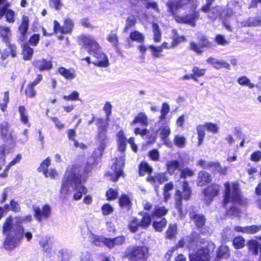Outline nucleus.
<instances>
[{
  "instance_id": "f257e3e1",
  "label": "nucleus",
  "mask_w": 261,
  "mask_h": 261,
  "mask_svg": "<svg viewBox=\"0 0 261 261\" xmlns=\"http://www.w3.org/2000/svg\"><path fill=\"white\" fill-rule=\"evenodd\" d=\"M78 168L77 165H73L69 170H67L63 178L60 190L61 193L67 194L69 192L70 186L73 185V190L76 191L73 195L74 200L81 199L83 195L88 192L87 188L83 184L86 181L88 177L86 175L91 172L93 166L91 163H86L83 174L75 172Z\"/></svg>"
},
{
  "instance_id": "f03ea898",
  "label": "nucleus",
  "mask_w": 261,
  "mask_h": 261,
  "mask_svg": "<svg viewBox=\"0 0 261 261\" xmlns=\"http://www.w3.org/2000/svg\"><path fill=\"white\" fill-rule=\"evenodd\" d=\"M16 221L14 226L13 225V218L8 217L3 224L2 232L6 236L3 242V247L7 250H12L18 246L23 237L24 223L21 216L15 218Z\"/></svg>"
},
{
  "instance_id": "7ed1b4c3",
  "label": "nucleus",
  "mask_w": 261,
  "mask_h": 261,
  "mask_svg": "<svg viewBox=\"0 0 261 261\" xmlns=\"http://www.w3.org/2000/svg\"><path fill=\"white\" fill-rule=\"evenodd\" d=\"M197 0H169L166 3L168 8V12L172 15L175 21L180 24H189L192 27L196 25V21L199 18L200 15L198 11L196 10V5H193V10L191 14L184 16H179L177 14L178 9L183 8L185 6L194 3Z\"/></svg>"
},
{
  "instance_id": "20e7f679",
  "label": "nucleus",
  "mask_w": 261,
  "mask_h": 261,
  "mask_svg": "<svg viewBox=\"0 0 261 261\" xmlns=\"http://www.w3.org/2000/svg\"><path fill=\"white\" fill-rule=\"evenodd\" d=\"M30 19L27 15H22L20 24L18 27L19 31L18 42L21 44V55L24 61H30L34 54V49L27 43Z\"/></svg>"
},
{
  "instance_id": "39448f33",
  "label": "nucleus",
  "mask_w": 261,
  "mask_h": 261,
  "mask_svg": "<svg viewBox=\"0 0 261 261\" xmlns=\"http://www.w3.org/2000/svg\"><path fill=\"white\" fill-rule=\"evenodd\" d=\"M224 192L223 196V205L226 206L229 203L242 204L244 203L239 185L237 182L224 184Z\"/></svg>"
},
{
  "instance_id": "423d86ee",
  "label": "nucleus",
  "mask_w": 261,
  "mask_h": 261,
  "mask_svg": "<svg viewBox=\"0 0 261 261\" xmlns=\"http://www.w3.org/2000/svg\"><path fill=\"white\" fill-rule=\"evenodd\" d=\"M149 256V248L148 246L135 245L126 248L122 257L128 261H148Z\"/></svg>"
},
{
  "instance_id": "0eeeda50",
  "label": "nucleus",
  "mask_w": 261,
  "mask_h": 261,
  "mask_svg": "<svg viewBox=\"0 0 261 261\" xmlns=\"http://www.w3.org/2000/svg\"><path fill=\"white\" fill-rule=\"evenodd\" d=\"M215 249V244L208 241L205 246L200 247L195 252L189 253V261H210L211 254Z\"/></svg>"
},
{
  "instance_id": "6e6552de",
  "label": "nucleus",
  "mask_w": 261,
  "mask_h": 261,
  "mask_svg": "<svg viewBox=\"0 0 261 261\" xmlns=\"http://www.w3.org/2000/svg\"><path fill=\"white\" fill-rule=\"evenodd\" d=\"M182 190L181 192L179 190L175 191V195L176 198L175 200V208L178 211L179 216L183 217L185 216L182 208V199L188 200L190 199L192 195V190L189 186V183L187 180L182 181Z\"/></svg>"
},
{
  "instance_id": "1a4fd4ad",
  "label": "nucleus",
  "mask_w": 261,
  "mask_h": 261,
  "mask_svg": "<svg viewBox=\"0 0 261 261\" xmlns=\"http://www.w3.org/2000/svg\"><path fill=\"white\" fill-rule=\"evenodd\" d=\"M77 41L79 44L85 48L90 55L101 49V47L96 40L89 35L86 34L80 35L77 37Z\"/></svg>"
},
{
  "instance_id": "9d476101",
  "label": "nucleus",
  "mask_w": 261,
  "mask_h": 261,
  "mask_svg": "<svg viewBox=\"0 0 261 261\" xmlns=\"http://www.w3.org/2000/svg\"><path fill=\"white\" fill-rule=\"evenodd\" d=\"M197 39L198 43L194 41L190 42L189 48L198 55L201 54L205 48H211L213 46L212 42L204 35L198 36Z\"/></svg>"
},
{
  "instance_id": "9b49d317",
  "label": "nucleus",
  "mask_w": 261,
  "mask_h": 261,
  "mask_svg": "<svg viewBox=\"0 0 261 261\" xmlns=\"http://www.w3.org/2000/svg\"><path fill=\"white\" fill-rule=\"evenodd\" d=\"M189 218L194 224L197 229L200 230L204 227L206 218L204 215L199 213L194 206L191 207L188 212Z\"/></svg>"
},
{
  "instance_id": "f8f14e48",
  "label": "nucleus",
  "mask_w": 261,
  "mask_h": 261,
  "mask_svg": "<svg viewBox=\"0 0 261 261\" xmlns=\"http://www.w3.org/2000/svg\"><path fill=\"white\" fill-rule=\"evenodd\" d=\"M220 188L219 184L213 182L202 190V192L204 196L203 201L206 204H210L214 198L219 195Z\"/></svg>"
},
{
  "instance_id": "ddd939ff",
  "label": "nucleus",
  "mask_w": 261,
  "mask_h": 261,
  "mask_svg": "<svg viewBox=\"0 0 261 261\" xmlns=\"http://www.w3.org/2000/svg\"><path fill=\"white\" fill-rule=\"evenodd\" d=\"M34 216L38 222L48 220L51 216V207L48 204H44L41 208L39 206L33 205Z\"/></svg>"
},
{
  "instance_id": "4468645a",
  "label": "nucleus",
  "mask_w": 261,
  "mask_h": 261,
  "mask_svg": "<svg viewBox=\"0 0 261 261\" xmlns=\"http://www.w3.org/2000/svg\"><path fill=\"white\" fill-rule=\"evenodd\" d=\"M187 247L189 249H194L199 245H203L206 243L205 239L202 238L199 233L192 231L187 237Z\"/></svg>"
},
{
  "instance_id": "2eb2a0df",
  "label": "nucleus",
  "mask_w": 261,
  "mask_h": 261,
  "mask_svg": "<svg viewBox=\"0 0 261 261\" xmlns=\"http://www.w3.org/2000/svg\"><path fill=\"white\" fill-rule=\"evenodd\" d=\"M0 138L5 142L14 143L15 138L11 133L9 123L6 121L0 123Z\"/></svg>"
},
{
  "instance_id": "dca6fc26",
  "label": "nucleus",
  "mask_w": 261,
  "mask_h": 261,
  "mask_svg": "<svg viewBox=\"0 0 261 261\" xmlns=\"http://www.w3.org/2000/svg\"><path fill=\"white\" fill-rule=\"evenodd\" d=\"M32 65L35 69L39 71H50L53 67L52 61L45 58L35 59Z\"/></svg>"
},
{
  "instance_id": "f3484780",
  "label": "nucleus",
  "mask_w": 261,
  "mask_h": 261,
  "mask_svg": "<svg viewBox=\"0 0 261 261\" xmlns=\"http://www.w3.org/2000/svg\"><path fill=\"white\" fill-rule=\"evenodd\" d=\"M125 237L120 235L114 238H108L103 237L101 242L109 249H113L115 246H121L125 243Z\"/></svg>"
},
{
  "instance_id": "a211bd4d",
  "label": "nucleus",
  "mask_w": 261,
  "mask_h": 261,
  "mask_svg": "<svg viewBox=\"0 0 261 261\" xmlns=\"http://www.w3.org/2000/svg\"><path fill=\"white\" fill-rule=\"evenodd\" d=\"M92 55L96 59V61L92 62V64L99 67H107L109 65L108 58L102 51V48L95 52Z\"/></svg>"
},
{
  "instance_id": "6ab92c4d",
  "label": "nucleus",
  "mask_w": 261,
  "mask_h": 261,
  "mask_svg": "<svg viewBox=\"0 0 261 261\" xmlns=\"http://www.w3.org/2000/svg\"><path fill=\"white\" fill-rule=\"evenodd\" d=\"M212 180V176L209 173L205 171H200L198 174L196 185L198 187H204L210 184Z\"/></svg>"
},
{
  "instance_id": "aec40b11",
  "label": "nucleus",
  "mask_w": 261,
  "mask_h": 261,
  "mask_svg": "<svg viewBox=\"0 0 261 261\" xmlns=\"http://www.w3.org/2000/svg\"><path fill=\"white\" fill-rule=\"evenodd\" d=\"M114 165L116 173L115 176L112 177V180L114 182H116L118 180L120 176L124 175L123 168L124 163L121 158H119V159H116Z\"/></svg>"
},
{
  "instance_id": "412c9836",
  "label": "nucleus",
  "mask_w": 261,
  "mask_h": 261,
  "mask_svg": "<svg viewBox=\"0 0 261 261\" xmlns=\"http://www.w3.org/2000/svg\"><path fill=\"white\" fill-rule=\"evenodd\" d=\"M58 72L66 80L71 81L76 77V71L72 68L67 69L64 67L61 66L58 68Z\"/></svg>"
},
{
  "instance_id": "4be33fe9",
  "label": "nucleus",
  "mask_w": 261,
  "mask_h": 261,
  "mask_svg": "<svg viewBox=\"0 0 261 261\" xmlns=\"http://www.w3.org/2000/svg\"><path fill=\"white\" fill-rule=\"evenodd\" d=\"M248 249L254 255L258 254L260 252L259 259L261 261V242L259 243L257 240L251 239L247 243Z\"/></svg>"
},
{
  "instance_id": "5701e85b",
  "label": "nucleus",
  "mask_w": 261,
  "mask_h": 261,
  "mask_svg": "<svg viewBox=\"0 0 261 261\" xmlns=\"http://www.w3.org/2000/svg\"><path fill=\"white\" fill-rule=\"evenodd\" d=\"M225 12V10L222 9L219 6L213 7L208 12L207 17L212 21H215L218 18H222V14Z\"/></svg>"
},
{
  "instance_id": "b1692460",
  "label": "nucleus",
  "mask_w": 261,
  "mask_h": 261,
  "mask_svg": "<svg viewBox=\"0 0 261 261\" xmlns=\"http://www.w3.org/2000/svg\"><path fill=\"white\" fill-rule=\"evenodd\" d=\"M118 204L119 206L127 211H129L132 207V202L129 196L126 194H122L119 197Z\"/></svg>"
},
{
  "instance_id": "393cba45",
  "label": "nucleus",
  "mask_w": 261,
  "mask_h": 261,
  "mask_svg": "<svg viewBox=\"0 0 261 261\" xmlns=\"http://www.w3.org/2000/svg\"><path fill=\"white\" fill-rule=\"evenodd\" d=\"M118 150L124 153L126 148L127 140L122 130H119L117 134Z\"/></svg>"
},
{
  "instance_id": "a878e982",
  "label": "nucleus",
  "mask_w": 261,
  "mask_h": 261,
  "mask_svg": "<svg viewBox=\"0 0 261 261\" xmlns=\"http://www.w3.org/2000/svg\"><path fill=\"white\" fill-rule=\"evenodd\" d=\"M206 61L208 63L211 64L217 69H220L222 68L229 69L230 68L229 64L225 61L216 60L212 57L208 58Z\"/></svg>"
},
{
  "instance_id": "bb28decb",
  "label": "nucleus",
  "mask_w": 261,
  "mask_h": 261,
  "mask_svg": "<svg viewBox=\"0 0 261 261\" xmlns=\"http://www.w3.org/2000/svg\"><path fill=\"white\" fill-rule=\"evenodd\" d=\"M21 159L22 156L21 154H17L15 157L6 165L3 171L0 173V178H6L8 177L9 171L11 167L16 164L18 163L21 161Z\"/></svg>"
},
{
  "instance_id": "cd10ccee",
  "label": "nucleus",
  "mask_w": 261,
  "mask_h": 261,
  "mask_svg": "<svg viewBox=\"0 0 261 261\" xmlns=\"http://www.w3.org/2000/svg\"><path fill=\"white\" fill-rule=\"evenodd\" d=\"M139 214L142 216L141 220L139 221L140 228L146 229L151 224L152 216L151 214L147 212H140Z\"/></svg>"
},
{
  "instance_id": "c85d7f7f",
  "label": "nucleus",
  "mask_w": 261,
  "mask_h": 261,
  "mask_svg": "<svg viewBox=\"0 0 261 261\" xmlns=\"http://www.w3.org/2000/svg\"><path fill=\"white\" fill-rule=\"evenodd\" d=\"M11 31L9 27L0 25V39L6 44H9L10 41Z\"/></svg>"
},
{
  "instance_id": "c756f323",
  "label": "nucleus",
  "mask_w": 261,
  "mask_h": 261,
  "mask_svg": "<svg viewBox=\"0 0 261 261\" xmlns=\"http://www.w3.org/2000/svg\"><path fill=\"white\" fill-rule=\"evenodd\" d=\"M98 125V138L105 140L106 139V133L108 130V124L105 122V120L102 118H98L97 119Z\"/></svg>"
},
{
  "instance_id": "7c9ffc66",
  "label": "nucleus",
  "mask_w": 261,
  "mask_h": 261,
  "mask_svg": "<svg viewBox=\"0 0 261 261\" xmlns=\"http://www.w3.org/2000/svg\"><path fill=\"white\" fill-rule=\"evenodd\" d=\"M166 169L170 175L174 174L176 170L180 171L181 169L180 162L177 160H172L168 162L166 164Z\"/></svg>"
},
{
  "instance_id": "2f4dec72",
  "label": "nucleus",
  "mask_w": 261,
  "mask_h": 261,
  "mask_svg": "<svg viewBox=\"0 0 261 261\" xmlns=\"http://www.w3.org/2000/svg\"><path fill=\"white\" fill-rule=\"evenodd\" d=\"M177 228V225L176 223L169 224L165 231V239L170 240L175 239L178 232Z\"/></svg>"
},
{
  "instance_id": "473e14b6",
  "label": "nucleus",
  "mask_w": 261,
  "mask_h": 261,
  "mask_svg": "<svg viewBox=\"0 0 261 261\" xmlns=\"http://www.w3.org/2000/svg\"><path fill=\"white\" fill-rule=\"evenodd\" d=\"M139 123L142 126H147L148 125V118L143 112L139 113L130 122V125H135Z\"/></svg>"
},
{
  "instance_id": "72a5a7b5",
  "label": "nucleus",
  "mask_w": 261,
  "mask_h": 261,
  "mask_svg": "<svg viewBox=\"0 0 261 261\" xmlns=\"http://www.w3.org/2000/svg\"><path fill=\"white\" fill-rule=\"evenodd\" d=\"M168 213V210L164 206L156 205L151 213L152 218H162Z\"/></svg>"
},
{
  "instance_id": "f704fd0d",
  "label": "nucleus",
  "mask_w": 261,
  "mask_h": 261,
  "mask_svg": "<svg viewBox=\"0 0 261 261\" xmlns=\"http://www.w3.org/2000/svg\"><path fill=\"white\" fill-rule=\"evenodd\" d=\"M152 172V167L146 162H141L138 167V173L140 176H143L147 173L150 175Z\"/></svg>"
},
{
  "instance_id": "c9c22d12",
  "label": "nucleus",
  "mask_w": 261,
  "mask_h": 261,
  "mask_svg": "<svg viewBox=\"0 0 261 261\" xmlns=\"http://www.w3.org/2000/svg\"><path fill=\"white\" fill-rule=\"evenodd\" d=\"M50 164L51 161L49 157H47L41 163L40 166L37 168V171L39 172L43 173L46 177H48V169L49 166L50 165Z\"/></svg>"
},
{
  "instance_id": "e433bc0d",
  "label": "nucleus",
  "mask_w": 261,
  "mask_h": 261,
  "mask_svg": "<svg viewBox=\"0 0 261 261\" xmlns=\"http://www.w3.org/2000/svg\"><path fill=\"white\" fill-rule=\"evenodd\" d=\"M129 38L132 41L140 43H143L145 41L144 34L137 30H134L129 33Z\"/></svg>"
},
{
  "instance_id": "4c0bfd02",
  "label": "nucleus",
  "mask_w": 261,
  "mask_h": 261,
  "mask_svg": "<svg viewBox=\"0 0 261 261\" xmlns=\"http://www.w3.org/2000/svg\"><path fill=\"white\" fill-rule=\"evenodd\" d=\"M230 255V252L228 247L225 245H220L217 251V258L221 259L227 258Z\"/></svg>"
},
{
  "instance_id": "58836bf2",
  "label": "nucleus",
  "mask_w": 261,
  "mask_h": 261,
  "mask_svg": "<svg viewBox=\"0 0 261 261\" xmlns=\"http://www.w3.org/2000/svg\"><path fill=\"white\" fill-rule=\"evenodd\" d=\"M18 112L20 115V120L28 127L31 126V123L29 121V117L27 114L26 109L24 106H20L18 107Z\"/></svg>"
},
{
  "instance_id": "ea45409f",
  "label": "nucleus",
  "mask_w": 261,
  "mask_h": 261,
  "mask_svg": "<svg viewBox=\"0 0 261 261\" xmlns=\"http://www.w3.org/2000/svg\"><path fill=\"white\" fill-rule=\"evenodd\" d=\"M167 220L165 218H162L159 221H154L152 222V227L156 231L161 232L166 227Z\"/></svg>"
},
{
  "instance_id": "a19ab883",
  "label": "nucleus",
  "mask_w": 261,
  "mask_h": 261,
  "mask_svg": "<svg viewBox=\"0 0 261 261\" xmlns=\"http://www.w3.org/2000/svg\"><path fill=\"white\" fill-rule=\"evenodd\" d=\"M206 72L205 68H199L197 66H193L192 69V75L193 77V80L195 82H198V78L203 76Z\"/></svg>"
},
{
  "instance_id": "79ce46f5",
  "label": "nucleus",
  "mask_w": 261,
  "mask_h": 261,
  "mask_svg": "<svg viewBox=\"0 0 261 261\" xmlns=\"http://www.w3.org/2000/svg\"><path fill=\"white\" fill-rule=\"evenodd\" d=\"M153 33V41L154 42H160L161 41L162 33L159 24L156 22L151 24Z\"/></svg>"
},
{
  "instance_id": "37998d69",
  "label": "nucleus",
  "mask_w": 261,
  "mask_h": 261,
  "mask_svg": "<svg viewBox=\"0 0 261 261\" xmlns=\"http://www.w3.org/2000/svg\"><path fill=\"white\" fill-rule=\"evenodd\" d=\"M127 228L132 233H136L140 228L139 221L137 217H133L129 222Z\"/></svg>"
},
{
  "instance_id": "c03bdc74",
  "label": "nucleus",
  "mask_w": 261,
  "mask_h": 261,
  "mask_svg": "<svg viewBox=\"0 0 261 261\" xmlns=\"http://www.w3.org/2000/svg\"><path fill=\"white\" fill-rule=\"evenodd\" d=\"M73 26V22L70 19H65L62 26V34H70L72 31Z\"/></svg>"
},
{
  "instance_id": "a18cd8bd",
  "label": "nucleus",
  "mask_w": 261,
  "mask_h": 261,
  "mask_svg": "<svg viewBox=\"0 0 261 261\" xmlns=\"http://www.w3.org/2000/svg\"><path fill=\"white\" fill-rule=\"evenodd\" d=\"M232 245L236 249H242L245 246V240L241 236L234 237L232 241Z\"/></svg>"
},
{
  "instance_id": "49530a36",
  "label": "nucleus",
  "mask_w": 261,
  "mask_h": 261,
  "mask_svg": "<svg viewBox=\"0 0 261 261\" xmlns=\"http://www.w3.org/2000/svg\"><path fill=\"white\" fill-rule=\"evenodd\" d=\"M170 112L169 105L166 102H163L162 103L161 109L160 110L161 114L159 117V120L160 121H163L166 119V116L168 113Z\"/></svg>"
},
{
  "instance_id": "de8ad7c7",
  "label": "nucleus",
  "mask_w": 261,
  "mask_h": 261,
  "mask_svg": "<svg viewBox=\"0 0 261 261\" xmlns=\"http://www.w3.org/2000/svg\"><path fill=\"white\" fill-rule=\"evenodd\" d=\"M173 142L174 145L179 148H182L185 146L186 139L184 136L175 135L174 137Z\"/></svg>"
},
{
  "instance_id": "09e8293b",
  "label": "nucleus",
  "mask_w": 261,
  "mask_h": 261,
  "mask_svg": "<svg viewBox=\"0 0 261 261\" xmlns=\"http://www.w3.org/2000/svg\"><path fill=\"white\" fill-rule=\"evenodd\" d=\"M107 40L112 44L113 47L116 49L119 48V39L117 33H111L107 37Z\"/></svg>"
},
{
  "instance_id": "8fccbe9b",
  "label": "nucleus",
  "mask_w": 261,
  "mask_h": 261,
  "mask_svg": "<svg viewBox=\"0 0 261 261\" xmlns=\"http://www.w3.org/2000/svg\"><path fill=\"white\" fill-rule=\"evenodd\" d=\"M197 133L198 135L197 145L200 146L202 144L205 135L204 126L202 125H198L197 127Z\"/></svg>"
},
{
  "instance_id": "3c124183",
  "label": "nucleus",
  "mask_w": 261,
  "mask_h": 261,
  "mask_svg": "<svg viewBox=\"0 0 261 261\" xmlns=\"http://www.w3.org/2000/svg\"><path fill=\"white\" fill-rule=\"evenodd\" d=\"M24 94L27 97L33 98L36 94V91L35 89V86L32 85L30 83L27 85L25 90Z\"/></svg>"
},
{
  "instance_id": "603ef678",
  "label": "nucleus",
  "mask_w": 261,
  "mask_h": 261,
  "mask_svg": "<svg viewBox=\"0 0 261 261\" xmlns=\"http://www.w3.org/2000/svg\"><path fill=\"white\" fill-rule=\"evenodd\" d=\"M170 133L171 130L168 125L164 126L160 128V136L164 141H166L168 140Z\"/></svg>"
},
{
  "instance_id": "864d4df0",
  "label": "nucleus",
  "mask_w": 261,
  "mask_h": 261,
  "mask_svg": "<svg viewBox=\"0 0 261 261\" xmlns=\"http://www.w3.org/2000/svg\"><path fill=\"white\" fill-rule=\"evenodd\" d=\"M194 174L195 171L189 168H185L180 169L179 177L180 178L186 179L188 177H192Z\"/></svg>"
},
{
  "instance_id": "5fc2aeb1",
  "label": "nucleus",
  "mask_w": 261,
  "mask_h": 261,
  "mask_svg": "<svg viewBox=\"0 0 261 261\" xmlns=\"http://www.w3.org/2000/svg\"><path fill=\"white\" fill-rule=\"evenodd\" d=\"M107 199L109 201H113L116 199L118 196V192L117 190L113 188L109 189L106 193Z\"/></svg>"
},
{
  "instance_id": "6e6d98bb",
  "label": "nucleus",
  "mask_w": 261,
  "mask_h": 261,
  "mask_svg": "<svg viewBox=\"0 0 261 261\" xmlns=\"http://www.w3.org/2000/svg\"><path fill=\"white\" fill-rule=\"evenodd\" d=\"M148 48L151 49L152 56L154 58H159L163 56L161 54L163 50L160 46H155L153 45H150Z\"/></svg>"
},
{
  "instance_id": "4d7b16f0",
  "label": "nucleus",
  "mask_w": 261,
  "mask_h": 261,
  "mask_svg": "<svg viewBox=\"0 0 261 261\" xmlns=\"http://www.w3.org/2000/svg\"><path fill=\"white\" fill-rule=\"evenodd\" d=\"M238 83L242 86H247L250 88H253L255 85L250 82V80L245 76H242L238 79Z\"/></svg>"
},
{
  "instance_id": "13d9d810",
  "label": "nucleus",
  "mask_w": 261,
  "mask_h": 261,
  "mask_svg": "<svg viewBox=\"0 0 261 261\" xmlns=\"http://www.w3.org/2000/svg\"><path fill=\"white\" fill-rule=\"evenodd\" d=\"M6 20L9 23H13L15 21V13L12 9H9L5 13Z\"/></svg>"
},
{
  "instance_id": "bf43d9fd",
  "label": "nucleus",
  "mask_w": 261,
  "mask_h": 261,
  "mask_svg": "<svg viewBox=\"0 0 261 261\" xmlns=\"http://www.w3.org/2000/svg\"><path fill=\"white\" fill-rule=\"evenodd\" d=\"M40 41V35L39 34H34L31 36L29 40H27V43L29 45L36 46Z\"/></svg>"
},
{
  "instance_id": "052dcab7",
  "label": "nucleus",
  "mask_w": 261,
  "mask_h": 261,
  "mask_svg": "<svg viewBox=\"0 0 261 261\" xmlns=\"http://www.w3.org/2000/svg\"><path fill=\"white\" fill-rule=\"evenodd\" d=\"M9 101V91H5L4 92L3 102L0 103V109L2 112L6 111Z\"/></svg>"
},
{
  "instance_id": "680f3d73",
  "label": "nucleus",
  "mask_w": 261,
  "mask_h": 261,
  "mask_svg": "<svg viewBox=\"0 0 261 261\" xmlns=\"http://www.w3.org/2000/svg\"><path fill=\"white\" fill-rule=\"evenodd\" d=\"M148 156L150 160L154 162L159 161L160 153L157 149H152L148 153Z\"/></svg>"
},
{
  "instance_id": "e2e57ef3",
  "label": "nucleus",
  "mask_w": 261,
  "mask_h": 261,
  "mask_svg": "<svg viewBox=\"0 0 261 261\" xmlns=\"http://www.w3.org/2000/svg\"><path fill=\"white\" fill-rule=\"evenodd\" d=\"M101 210L102 215L104 216L109 215L114 211L113 207L109 203L103 204L101 206Z\"/></svg>"
},
{
  "instance_id": "0e129e2a",
  "label": "nucleus",
  "mask_w": 261,
  "mask_h": 261,
  "mask_svg": "<svg viewBox=\"0 0 261 261\" xmlns=\"http://www.w3.org/2000/svg\"><path fill=\"white\" fill-rule=\"evenodd\" d=\"M136 22L137 21L135 18H127L126 21L125 25L123 29V32H126L130 28L134 27Z\"/></svg>"
},
{
  "instance_id": "69168bd1",
  "label": "nucleus",
  "mask_w": 261,
  "mask_h": 261,
  "mask_svg": "<svg viewBox=\"0 0 261 261\" xmlns=\"http://www.w3.org/2000/svg\"><path fill=\"white\" fill-rule=\"evenodd\" d=\"M63 98L67 101H75L79 99V94L76 91H73L68 95H64Z\"/></svg>"
},
{
  "instance_id": "338daca9",
  "label": "nucleus",
  "mask_w": 261,
  "mask_h": 261,
  "mask_svg": "<svg viewBox=\"0 0 261 261\" xmlns=\"http://www.w3.org/2000/svg\"><path fill=\"white\" fill-rule=\"evenodd\" d=\"M204 126L206 128L208 132H212L213 134H216L218 132L219 128L217 126V125L215 123L206 122Z\"/></svg>"
},
{
  "instance_id": "774afa93",
  "label": "nucleus",
  "mask_w": 261,
  "mask_h": 261,
  "mask_svg": "<svg viewBox=\"0 0 261 261\" xmlns=\"http://www.w3.org/2000/svg\"><path fill=\"white\" fill-rule=\"evenodd\" d=\"M214 40L218 45L222 46H224L229 43L228 41L225 39L224 36L221 34L217 35L214 38Z\"/></svg>"
}]
</instances>
